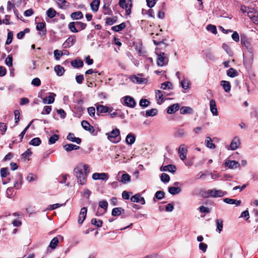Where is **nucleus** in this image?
Returning a JSON list of instances; mask_svg holds the SVG:
<instances>
[{
    "label": "nucleus",
    "mask_w": 258,
    "mask_h": 258,
    "mask_svg": "<svg viewBox=\"0 0 258 258\" xmlns=\"http://www.w3.org/2000/svg\"><path fill=\"white\" fill-rule=\"evenodd\" d=\"M100 1V0H94L90 4V7L92 11L96 12L98 11Z\"/></svg>",
    "instance_id": "obj_32"
},
{
    "label": "nucleus",
    "mask_w": 258,
    "mask_h": 258,
    "mask_svg": "<svg viewBox=\"0 0 258 258\" xmlns=\"http://www.w3.org/2000/svg\"><path fill=\"white\" fill-rule=\"evenodd\" d=\"M63 148L67 152H71L73 150H77L80 149L79 146L72 144H67L63 145Z\"/></svg>",
    "instance_id": "obj_22"
},
{
    "label": "nucleus",
    "mask_w": 258,
    "mask_h": 258,
    "mask_svg": "<svg viewBox=\"0 0 258 258\" xmlns=\"http://www.w3.org/2000/svg\"><path fill=\"white\" fill-rule=\"evenodd\" d=\"M241 43L243 47H245L247 51L251 54L252 56L253 48L249 43V40L244 35H241Z\"/></svg>",
    "instance_id": "obj_4"
},
{
    "label": "nucleus",
    "mask_w": 258,
    "mask_h": 258,
    "mask_svg": "<svg viewBox=\"0 0 258 258\" xmlns=\"http://www.w3.org/2000/svg\"><path fill=\"white\" fill-rule=\"evenodd\" d=\"M61 9H66L69 6V3L66 0H55Z\"/></svg>",
    "instance_id": "obj_39"
},
{
    "label": "nucleus",
    "mask_w": 258,
    "mask_h": 258,
    "mask_svg": "<svg viewBox=\"0 0 258 258\" xmlns=\"http://www.w3.org/2000/svg\"><path fill=\"white\" fill-rule=\"evenodd\" d=\"M240 144L239 139L237 137H234L230 145V149L231 150H235L239 147Z\"/></svg>",
    "instance_id": "obj_18"
},
{
    "label": "nucleus",
    "mask_w": 258,
    "mask_h": 258,
    "mask_svg": "<svg viewBox=\"0 0 258 258\" xmlns=\"http://www.w3.org/2000/svg\"><path fill=\"white\" fill-rule=\"evenodd\" d=\"M187 135V133L184 129L178 128L176 129V132L174 133V137L177 138H183Z\"/></svg>",
    "instance_id": "obj_21"
},
{
    "label": "nucleus",
    "mask_w": 258,
    "mask_h": 258,
    "mask_svg": "<svg viewBox=\"0 0 258 258\" xmlns=\"http://www.w3.org/2000/svg\"><path fill=\"white\" fill-rule=\"evenodd\" d=\"M13 33L8 30V37L7 39L6 42V45H9L10 44L13 40Z\"/></svg>",
    "instance_id": "obj_54"
},
{
    "label": "nucleus",
    "mask_w": 258,
    "mask_h": 258,
    "mask_svg": "<svg viewBox=\"0 0 258 258\" xmlns=\"http://www.w3.org/2000/svg\"><path fill=\"white\" fill-rule=\"evenodd\" d=\"M136 141V136L133 133H129L125 138V143L127 145H133Z\"/></svg>",
    "instance_id": "obj_25"
},
{
    "label": "nucleus",
    "mask_w": 258,
    "mask_h": 258,
    "mask_svg": "<svg viewBox=\"0 0 258 258\" xmlns=\"http://www.w3.org/2000/svg\"><path fill=\"white\" fill-rule=\"evenodd\" d=\"M158 113V110L156 108H152L151 109L147 110L146 111V116H154Z\"/></svg>",
    "instance_id": "obj_44"
},
{
    "label": "nucleus",
    "mask_w": 258,
    "mask_h": 258,
    "mask_svg": "<svg viewBox=\"0 0 258 258\" xmlns=\"http://www.w3.org/2000/svg\"><path fill=\"white\" fill-rule=\"evenodd\" d=\"M131 201L134 203H140L142 205H145L146 203L144 198L141 197L140 194L132 196L131 198Z\"/></svg>",
    "instance_id": "obj_16"
},
{
    "label": "nucleus",
    "mask_w": 258,
    "mask_h": 258,
    "mask_svg": "<svg viewBox=\"0 0 258 258\" xmlns=\"http://www.w3.org/2000/svg\"><path fill=\"white\" fill-rule=\"evenodd\" d=\"M91 224L95 225L98 228L101 227L103 224V221L100 220H97L96 218H93L91 220Z\"/></svg>",
    "instance_id": "obj_50"
},
{
    "label": "nucleus",
    "mask_w": 258,
    "mask_h": 258,
    "mask_svg": "<svg viewBox=\"0 0 258 258\" xmlns=\"http://www.w3.org/2000/svg\"><path fill=\"white\" fill-rule=\"evenodd\" d=\"M161 88L165 90L166 89H173V86L172 84L169 81H166L161 84Z\"/></svg>",
    "instance_id": "obj_45"
},
{
    "label": "nucleus",
    "mask_w": 258,
    "mask_h": 258,
    "mask_svg": "<svg viewBox=\"0 0 258 258\" xmlns=\"http://www.w3.org/2000/svg\"><path fill=\"white\" fill-rule=\"evenodd\" d=\"M105 135L107 136L108 140L113 143H118L121 139L120 131L117 128L113 129L110 132L106 133Z\"/></svg>",
    "instance_id": "obj_2"
},
{
    "label": "nucleus",
    "mask_w": 258,
    "mask_h": 258,
    "mask_svg": "<svg viewBox=\"0 0 258 258\" xmlns=\"http://www.w3.org/2000/svg\"><path fill=\"white\" fill-rule=\"evenodd\" d=\"M225 165L230 169H235L240 165L239 162L235 160H226Z\"/></svg>",
    "instance_id": "obj_17"
},
{
    "label": "nucleus",
    "mask_w": 258,
    "mask_h": 258,
    "mask_svg": "<svg viewBox=\"0 0 258 258\" xmlns=\"http://www.w3.org/2000/svg\"><path fill=\"white\" fill-rule=\"evenodd\" d=\"M58 239L57 237H54L50 241L49 247L55 249L58 243Z\"/></svg>",
    "instance_id": "obj_47"
},
{
    "label": "nucleus",
    "mask_w": 258,
    "mask_h": 258,
    "mask_svg": "<svg viewBox=\"0 0 258 258\" xmlns=\"http://www.w3.org/2000/svg\"><path fill=\"white\" fill-rule=\"evenodd\" d=\"M56 96V94L54 93H50V95L48 97L44 98L43 99V103L44 104H52L54 101V97Z\"/></svg>",
    "instance_id": "obj_26"
},
{
    "label": "nucleus",
    "mask_w": 258,
    "mask_h": 258,
    "mask_svg": "<svg viewBox=\"0 0 258 258\" xmlns=\"http://www.w3.org/2000/svg\"><path fill=\"white\" fill-rule=\"evenodd\" d=\"M76 26H77L76 22H72L69 24L68 27L71 32L77 33L79 32V30L76 28Z\"/></svg>",
    "instance_id": "obj_48"
},
{
    "label": "nucleus",
    "mask_w": 258,
    "mask_h": 258,
    "mask_svg": "<svg viewBox=\"0 0 258 258\" xmlns=\"http://www.w3.org/2000/svg\"><path fill=\"white\" fill-rule=\"evenodd\" d=\"M67 139L72 142L76 143L77 144H81L82 140L80 138L75 137L74 134L70 133L67 137Z\"/></svg>",
    "instance_id": "obj_20"
},
{
    "label": "nucleus",
    "mask_w": 258,
    "mask_h": 258,
    "mask_svg": "<svg viewBox=\"0 0 258 258\" xmlns=\"http://www.w3.org/2000/svg\"><path fill=\"white\" fill-rule=\"evenodd\" d=\"M161 181L164 183H168L170 181V176L166 173H162L160 176Z\"/></svg>",
    "instance_id": "obj_55"
},
{
    "label": "nucleus",
    "mask_w": 258,
    "mask_h": 258,
    "mask_svg": "<svg viewBox=\"0 0 258 258\" xmlns=\"http://www.w3.org/2000/svg\"><path fill=\"white\" fill-rule=\"evenodd\" d=\"M54 71L58 76H61L64 73V68L60 65H57L54 67Z\"/></svg>",
    "instance_id": "obj_41"
},
{
    "label": "nucleus",
    "mask_w": 258,
    "mask_h": 258,
    "mask_svg": "<svg viewBox=\"0 0 258 258\" xmlns=\"http://www.w3.org/2000/svg\"><path fill=\"white\" fill-rule=\"evenodd\" d=\"M92 178L94 180H107L108 178V175L106 173H94L92 175Z\"/></svg>",
    "instance_id": "obj_13"
},
{
    "label": "nucleus",
    "mask_w": 258,
    "mask_h": 258,
    "mask_svg": "<svg viewBox=\"0 0 258 258\" xmlns=\"http://www.w3.org/2000/svg\"><path fill=\"white\" fill-rule=\"evenodd\" d=\"M31 84L36 87L40 86L41 85V81L38 78H35L32 80Z\"/></svg>",
    "instance_id": "obj_64"
},
{
    "label": "nucleus",
    "mask_w": 258,
    "mask_h": 258,
    "mask_svg": "<svg viewBox=\"0 0 258 258\" xmlns=\"http://www.w3.org/2000/svg\"><path fill=\"white\" fill-rule=\"evenodd\" d=\"M87 212V208L83 207L81 209L80 214H79L78 220L79 224H81L83 223V222L86 219Z\"/></svg>",
    "instance_id": "obj_12"
},
{
    "label": "nucleus",
    "mask_w": 258,
    "mask_h": 258,
    "mask_svg": "<svg viewBox=\"0 0 258 258\" xmlns=\"http://www.w3.org/2000/svg\"><path fill=\"white\" fill-rule=\"evenodd\" d=\"M129 79L134 83H136L138 84H146L147 82V79L139 77L136 75L130 76Z\"/></svg>",
    "instance_id": "obj_11"
},
{
    "label": "nucleus",
    "mask_w": 258,
    "mask_h": 258,
    "mask_svg": "<svg viewBox=\"0 0 258 258\" xmlns=\"http://www.w3.org/2000/svg\"><path fill=\"white\" fill-rule=\"evenodd\" d=\"M206 139L207 140L205 142L207 147L210 149H215L216 148V145L213 143L212 139L209 137H207Z\"/></svg>",
    "instance_id": "obj_49"
},
{
    "label": "nucleus",
    "mask_w": 258,
    "mask_h": 258,
    "mask_svg": "<svg viewBox=\"0 0 258 258\" xmlns=\"http://www.w3.org/2000/svg\"><path fill=\"white\" fill-rule=\"evenodd\" d=\"M45 27L46 24L44 22H39L37 24L36 29L37 31H41L39 32L40 35H45L47 32Z\"/></svg>",
    "instance_id": "obj_15"
},
{
    "label": "nucleus",
    "mask_w": 258,
    "mask_h": 258,
    "mask_svg": "<svg viewBox=\"0 0 258 258\" xmlns=\"http://www.w3.org/2000/svg\"><path fill=\"white\" fill-rule=\"evenodd\" d=\"M88 112L89 115L94 118L96 119L95 117V108L94 107H90L88 108Z\"/></svg>",
    "instance_id": "obj_62"
},
{
    "label": "nucleus",
    "mask_w": 258,
    "mask_h": 258,
    "mask_svg": "<svg viewBox=\"0 0 258 258\" xmlns=\"http://www.w3.org/2000/svg\"><path fill=\"white\" fill-rule=\"evenodd\" d=\"M5 63L9 67L13 66V57L11 54L9 55L6 58Z\"/></svg>",
    "instance_id": "obj_61"
},
{
    "label": "nucleus",
    "mask_w": 258,
    "mask_h": 258,
    "mask_svg": "<svg viewBox=\"0 0 258 258\" xmlns=\"http://www.w3.org/2000/svg\"><path fill=\"white\" fill-rule=\"evenodd\" d=\"M210 110L213 115H218V113L216 107V102L214 99L210 101Z\"/></svg>",
    "instance_id": "obj_27"
},
{
    "label": "nucleus",
    "mask_w": 258,
    "mask_h": 258,
    "mask_svg": "<svg viewBox=\"0 0 258 258\" xmlns=\"http://www.w3.org/2000/svg\"><path fill=\"white\" fill-rule=\"evenodd\" d=\"M77 26L79 27V31L85 29L87 27V24L80 21H76Z\"/></svg>",
    "instance_id": "obj_59"
},
{
    "label": "nucleus",
    "mask_w": 258,
    "mask_h": 258,
    "mask_svg": "<svg viewBox=\"0 0 258 258\" xmlns=\"http://www.w3.org/2000/svg\"><path fill=\"white\" fill-rule=\"evenodd\" d=\"M124 210L121 207L114 208L112 210L111 215L113 216H118L124 214Z\"/></svg>",
    "instance_id": "obj_28"
},
{
    "label": "nucleus",
    "mask_w": 258,
    "mask_h": 258,
    "mask_svg": "<svg viewBox=\"0 0 258 258\" xmlns=\"http://www.w3.org/2000/svg\"><path fill=\"white\" fill-rule=\"evenodd\" d=\"M223 221L222 219L216 220V224L217 226L216 231L218 232L219 233H220L222 231L223 227Z\"/></svg>",
    "instance_id": "obj_40"
},
{
    "label": "nucleus",
    "mask_w": 258,
    "mask_h": 258,
    "mask_svg": "<svg viewBox=\"0 0 258 258\" xmlns=\"http://www.w3.org/2000/svg\"><path fill=\"white\" fill-rule=\"evenodd\" d=\"M126 27V24L124 22H122L119 25H116L111 27V30L114 32H119L124 29Z\"/></svg>",
    "instance_id": "obj_38"
},
{
    "label": "nucleus",
    "mask_w": 258,
    "mask_h": 258,
    "mask_svg": "<svg viewBox=\"0 0 258 258\" xmlns=\"http://www.w3.org/2000/svg\"><path fill=\"white\" fill-rule=\"evenodd\" d=\"M118 4L121 8L125 10L126 14L127 15H130L131 14V8L133 6L132 3H126V0H119Z\"/></svg>",
    "instance_id": "obj_7"
},
{
    "label": "nucleus",
    "mask_w": 258,
    "mask_h": 258,
    "mask_svg": "<svg viewBox=\"0 0 258 258\" xmlns=\"http://www.w3.org/2000/svg\"><path fill=\"white\" fill-rule=\"evenodd\" d=\"M76 41V37L75 35L70 36L63 43L62 46L64 48H70L73 46Z\"/></svg>",
    "instance_id": "obj_9"
},
{
    "label": "nucleus",
    "mask_w": 258,
    "mask_h": 258,
    "mask_svg": "<svg viewBox=\"0 0 258 258\" xmlns=\"http://www.w3.org/2000/svg\"><path fill=\"white\" fill-rule=\"evenodd\" d=\"M17 181L14 183V187L17 189H20L23 182V176L20 173H18L16 175Z\"/></svg>",
    "instance_id": "obj_24"
},
{
    "label": "nucleus",
    "mask_w": 258,
    "mask_h": 258,
    "mask_svg": "<svg viewBox=\"0 0 258 258\" xmlns=\"http://www.w3.org/2000/svg\"><path fill=\"white\" fill-rule=\"evenodd\" d=\"M9 174L8 168H2L1 169V175L2 177H6Z\"/></svg>",
    "instance_id": "obj_63"
},
{
    "label": "nucleus",
    "mask_w": 258,
    "mask_h": 258,
    "mask_svg": "<svg viewBox=\"0 0 258 258\" xmlns=\"http://www.w3.org/2000/svg\"><path fill=\"white\" fill-rule=\"evenodd\" d=\"M108 203L106 200H102L99 202V207L104 210V212H106L108 208Z\"/></svg>",
    "instance_id": "obj_53"
},
{
    "label": "nucleus",
    "mask_w": 258,
    "mask_h": 258,
    "mask_svg": "<svg viewBox=\"0 0 258 258\" xmlns=\"http://www.w3.org/2000/svg\"><path fill=\"white\" fill-rule=\"evenodd\" d=\"M206 28L208 31L211 32L214 34H216L217 33L216 27L214 25L209 24L207 25Z\"/></svg>",
    "instance_id": "obj_57"
},
{
    "label": "nucleus",
    "mask_w": 258,
    "mask_h": 258,
    "mask_svg": "<svg viewBox=\"0 0 258 258\" xmlns=\"http://www.w3.org/2000/svg\"><path fill=\"white\" fill-rule=\"evenodd\" d=\"M168 62V58L166 56L164 52H160L158 54L157 64L159 66H163L167 64Z\"/></svg>",
    "instance_id": "obj_5"
},
{
    "label": "nucleus",
    "mask_w": 258,
    "mask_h": 258,
    "mask_svg": "<svg viewBox=\"0 0 258 258\" xmlns=\"http://www.w3.org/2000/svg\"><path fill=\"white\" fill-rule=\"evenodd\" d=\"M150 104V102L146 99H141L139 102V105L142 107H147Z\"/></svg>",
    "instance_id": "obj_52"
},
{
    "label": "nucleus",
    "mask_w": 258,
    "mask_h": 258,
    "mask_svg": "<svg viewBox=\"0 0 258 258\" xmlns=\"http://www.w3.org/2000/svg\"><path fill=\"white\" fill-rule=\"evenodd\" d=\"M168 192L172 195H175L180 193L181 189L179 187L170 186L168 188Z\"/></svg>",
    "instance_id": "obj_33"
},
{
    "label": "nucleus",
    "mask_w": 258,
    "mask_h": 258,
    "mask_svg": "<svg viewBox=\"0 0 258 258\" xmlns=\"http://www.w3.org/2000/svg\"><path fill=\"white\" fill-rule=\"evenodd\" d=\"M118 180L119 182L125 184L131 181V177L128 174L124 173L122 175L121 179Z\"/></svg>",
    "instance_id": "obj_34"
},
{
    "label": "nucleus",
    "mask_w": 258,
    "mask_h": 258,
    "mask_svg": "<svg viewBox=\"0 0 258 258\" xmlns=\"http://www.w3.org/2000/svg\"><path fill=\"white\" fill-rule=\"evenodd\" d=\"M180 112L182 114H191L193 112V110L190 107L182 106L180 108Z\"/></svg>",
    "instance_id": "obj_37"
},
{
    "label": "nucleus",
    "mask_w": 258,
    "mask_h": 258,
    "mask_svg": "<svg viewBox=\"0 0 258 258\" xmlns=\"http://www.w3.org/2000/svg\"><path fill=\"white\" fill-rule=\"evenodd\" d=\"M105 20V24L111 26L117 22V17L116 16H114L112 18L106 17Z\"/></svg>",
    "instance_id": "obj_42"
},
{
    "label": "nucleus",
    "mask_w": 258,
    "mask_h": 258,
    "mask_svg": "<svg viewBox=\"0 0 258 258\" xmlns=\"http://www.w3.org/2000/svg\"><path fill=\"white\" fill-rule=\"evenodd\" d=\"M70 17L73 20H81L83 18V14L82 12L77 11L71 13Z\"/></svg>",
    "instance_id": "obj_30"
},
{
    "label": "nucleus",
    "mask_w": 258,
    "mask_h": 258,
    "mask_svg": "<svg viewBox=\"0 0 258 258\" xmlns=\"http://www.w3.org/2000/svg\"><path fill=\"white\" fill-rule=\"evenodd\" d=\"M208 194L213 198L222 197L227 195V192L222 190H217L216 189H209L207 191Z\"/></svg>",
    "instance_id": "obj_6"
},
{
    "label": "nucleus",
    "mask_w": 258,
    "mask_h": 258,
    "mask_svg": "<svg viewBox=\"0 0 258 258\" xmlns=\"http://www.w3.org/2000/svg\"><path fill=\"white\" fill-rule=\"evenodd\" d=\"M41 144V139L38 138H34L32 139L29 142V145L33 146H38Z\"/></svg>",
    "instance_id": "obj_43"
},
{
    "label": "nucleus",
    "mask_w": 258,
    "mask_h": 258,
    "mask_svg": "<svg viewBox=\"0 0 258 258\" xmlns=\"http://www.w3.org/2000/svg\"><path fill=\"white\" fill-rule=\"evenodd\" d=\"M220 85L226 92H229L230 91L231 84L229 82L222 80L220 82Z\"/></svg>",
    "instance_id": "obj_29"
},
{
    "label": "nucleus",
    "mask_w": 258,
    "mask_h": 258,
    "mask_svg": "<svg viewBox=\"0 0 258 258\" xmlns=\"http://www.w3.org/2000/svg\"><path fill=\"white\" fill-rule=\"evenodd\" d=\"M74 175L76 176L78 183L81 185L85 184L87 182V175L84 174L82 169L79 167H76L74 170Z\"/></svg>",
    "instance_id": "obj_1"
},
{
    "label": "nucleus",
    "mask_w": 258,
    "mask_h": 258,
    "mask_svg": "<svg viewBox=\"0 0 258 258\" xmlns=\"http://www.w3.org/2000/svg\"><path fill=\"white\" fill-rule=\"evenodd\" d=\"M226 74L228 76L231 78H234L239 75L237 71L232 68L227 71Z\"/></svg>",
    "instance_id": "obj_36"
},
{
    "label": "nucleus",
    "mask_w": 258,
    "mask_h": 258,
    "mask_svg": "<svg viewBox=\"0 0 258 258\" xmlns=\"http://www.w3.org/2000/svg\"><path fill=\"white\" fill-rule=\"evenodd\" d=\"M81 125L84 130L89 132L91 134H94L95 132L94 127L91 125L87 121L85 120H83L81 122Z\"/></svg>",
    "instance_id": "obj_14"
},
{
    "label": "nucleus",
    "mask_w": 258,
    "mask_h": 258,
    "mask_svg": "<svg viewBox=\"0 0 258 258\" xmlns=\"http://www.w3.org/2000/svg\"><path fill=\"white\" fill-rule=\"evenodd\" d=\"M103 13L104 15H107L109 16H112L113 15V12L111 9H110V7L104 8V6H103Z\"/></svg>",
    "instance_id": "obj_58"
},
{
    "label": "nucleus",
    "mask_w": 258,
    "mask_h": 258,
    "mask_svg": "<svg viewBox=\"0 0 258 258\" xmlns=\"http://www.w3.org/2000/svg\"><path fill=\"white\" fill-rule=\"evenodd\" d=\"M63 55V52L60 50L56 49L54 51V57H55V59L56 60H59L60 59V57L62 56Z\"/></svg>",
    "instance_id": "obj_60"
},
{
    "label": "nucleus",
    "mask_w": 258,
    "mask_h": 258,
    "mask_svg": "<svg viewBox=\"0 0 258 258\" xmlns=\"http://www.w3.org/2000/svg\"><path fill=\"white\" fill-rule=\"evenodd\" d=\"M56 11L52 8L48 9L46 11V15L47 17L50 19L53 18L56 16Z\"/></svg>",
    "instance_id": "obj_46"
},
{
    "label": "nucleus",
    "mask_w": 258,
    "mask_h": 258,
    "mask_svg": "<svg viewBox=\"0 0 258 258\" xmlns=\"http://www.w3.org/2000/svg\"><path fill=\"white\" fill-rule=\"evenodd\" d=\"M187 153V149L185 147V145L184 144L180 145L178 150V154L181 160L183 161L186 159Z\"/></svg>",
    "instance_id": "obj_8"
},
{
    "label": "nucleus",
    "mask_w": 258,
    "mask_h": 258,
    "mask_svg": "<svg viewBox=\"0 0 258 258\" xmlns=\"http://www.w3.org/2000/svg\"><path fill=\"white\" fill-rule=\"evenodd\" d=\"M121 101L123 105L130 108H134L136 105V102L133 97L130 96H125L122 97Z\"/></svg>",
    "instance_id": "obj_3"
},
{
    "label": "nucleus",
    "mask_w": 258,
    "mask_h": 258,
    "mask_svg": "<svg viewBox=\"0 0 258 258\" xmlns=\"http://www.w3.org/2000/svg\"><path fill=\"white\" fill-rule=\"evenodd\" d=\"M165 197V192L163 191L159 190L157 191L154 196V198H155L157 200H160L163 199Z\"/></svg>",
    "instance_id": "obj_56"
},
{
    "label": "nucleus",
    "mask_w": 258,
    "mask_h": 258,
    "mask_svg": "<svg viewBox=\"0 0 258 258\" xmlns=\"http://www.w3.org/2000/svg\"><path fill=\"white\" fill-rule=\"evenodd\" d=\"M161 171H169L171 173H174L176 170V167L172 164H169L160 167Z\"/></svg>",
    "instance_id": "obj_19"
},
{
    "label": "nucleus",
    "mask_w": 258,
    "mask_h": 258,
    "mask_svg": "<svg viewBox=\"0 0 258 258\" xmlns=\"http://www.w3.org/2000/svg\"><path fill=\"white\" fill-rule=\"evenodd\" d=\"M59 139V136L54 134L49 138L48 144L51 145L54 144Z\"/></svg>",
    "instance_id": "obj_51"
},
{
    "label": "nucleus",
    "mask_w": 258,
    "mask_h": 258,
    "mask_svg": "<svg viewBox=\"0 0 258 258\" xmlns=\"http://www.w3.org/2000/svg\"><path fill=\"white\" fill-rule=\"evenodd\" d=\"M71 65L75 68H79L83 67V61L81 59H75L72 60L71 62Z\"/></svg>",
    "instance_id": "obj_35"
},
{
    "label": "nucleus",
    "mask_w": 258,
    "mask_h": 258,
    "mask_svg": "<svg viewBox=\"0 0 258 258\" xmlns=\"http://www.w3.org/2000/svg\"><path fill=\"white\" fill-rule=\"evenodd\" d=\"M111 108L107 106L103 105H96V114L97 116H100V113L109 112Z\"/></svg>",
    "instance_id": "obj_10"
},
{
    "label": "nucleus",
    "mask_w": 258,
    "mask_h": 258,
    "mask_svg": "<svg viewBox=\"0 0 258 258\" xmlns=\"http://www.w3.org/2000/svg\"><path fill=\"white\" fill-rule=\"evenodd\" d=\"M180 108V105L178 103H175L169 106L167 109V112L168 114H173L176 111L178 110Z\"/></svg>",
    "instance_id": "obj_23"
},
{
    "label": "nucleus",
    "mask_w": 258,
    "mask_h": 258,
    "mask_svg": "<svg viewBox=\"0 0 258 258\" xmlns=\"http://www.w3.org/2000/svg\"><path fill=\"white\" fill-rule=\"evenodd\" d=\"M223 201L225 203L231 205H236V206H239L241 203V201L240 200L230 198H225L223 199Z\"/></svg>",
    "instance_id": "obj_31"
}]
</instances>
